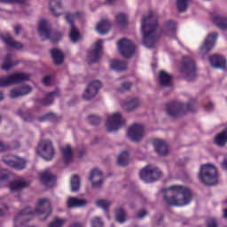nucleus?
I'll return each mask as SVG.
<instances>
[{"instance_id":"nucleus-59","label":"nucleus","mask_w":227,"mask_h":227,"mask_svg":"<svg viewBox=\"0 0 227 227\" xmlns=\"http://www.w3.org/2000/svg\"><path fill=\"white\" fill-rule=\"evenodd\" d=\"M206 109L207 111H210V109H214V104L212 102H209L207 106H206Z\"/></svg>"},{"instance_id":"nucleus-64","label":"nucleus","mask_w":227,"mask_h":227,"mask_svg":"<svg viewBox=\"0 0 227 227\" xmlns=\"http://www.w3.org/2000/svg\"><path fill=\"white\" fill-rule=\"evenodd\" d=\"M223 217L224 219H227V209L223 210Z\"/></svg>"},{"instance_id":"nucleus-7","label":"nucleus","mask_w":227,"mask_h":227,"mask_svg":"<svg viewBox=\"0 0 227 227\" xmlns=\"http://www.w3.org/2000/svg\"><path fill=\"white\" fill-rule=\"evenodd\" d=\"M197 70L194 59L189 57L183 58L180 72L186 81H194L198 77Z\"/></svg>"},{"instance_id":"nucleus-29","label":"nucleus","mask_w":227,"mask_h":227,"mask_svg":"<svg viewBox=\"0 0 227 227\" xmlns=\"http://www.w3.org/2000/svg\"><path fill=\"white\" fill-rule=\"evenodd\" d=\"M17 114L23 119V121H26L27 123H33V121L35 120V114L30 109H20L17 111Z\"/></svg>"},{"instance_id":"nucleus-14","label":"nucleus","mask_w":227,"mask_h":227,"mask_svg":"<svg viewBox=\"0 0 227 227\" xmlns=\"http://www.w3.org/2000/svg\"><path fill=\"white\" fill-rule=\"evenodd\" d=\"M118 49L123 58H132L136 54V44L130 40L121 39L118 43Z\"/></svg>"},{"instance_id":"nucleus-54","label":"nucleus","mask_w":227,"mask_h":227,"mask_svg":"<svg viewBox=\"0 0 227 227\" xmlns=\"http://www.w3.org/2000/svg\"><path fill=\"white\" fill-rule=\"evenodd\" d=\"M84 155H86V147L82 145L80 148H78V157H84Z\"/></svg>"},{"instance_id":"nucleus-24","label":"nucleus","mask_w":227,"mask_h":227,"mask_svg":"<svg viewBox=\"0 0 227 227\" xmlns=\"http://www.w3.org/2000/svg\"><path fill=\"white\" fill-rule=\"evenodd\" d=\"M58 97H59V91L58 90L48 92L43 98L38 99L37 102L43 107H47L51 106Z\"/></svg>"},{"instance_id":"nucleus-39","label":"nucleus","mask_w":227,"mask_h":227,"mask_svg":"<svg viewBox=\"0 0 227 227\" xmlns=\"http://www.w3.org/2000/svg\"><path fill=\"white\" fill-rule=\"evenodd\" d=\"M115 219L117 223L123 224L127 221V211L123 207H118L115 210Z\"/></svg>"},{"instance_id":"nucleus-40","label":"nucleus","mask_w":227,"mask_h":227,"mask_svg":"<svg viewBox=\"0 0 227 227\" xmlns=\"http://www.w3.org/2000/svg\"><path fill=\"white\" fill-rule=\"evenodd\" d=\"M16 65L17 63L12 61V55L8 53L4 60V63L2 64L1 69L8 72V70H12V68H13V67Z\"/></svg>"},{"instance_id":"nucleus-55","label":"nucleus","mask_w":227,"mask_h":227,"mask_svg":"<svg viewBox=\"0 0 227 227\" xmlns=\"http://www.w3.org/2000/svg\"><path fill=\"white\" fill-rule=\"evenodd\" d=\"M10 150V145L0 142V153H3V152H8Z\"/></svg>"},{"instance_id":"nucleus-53","label":"nucleus","mask_w":227,"mask_h":227,"mask_svg":"<svg viewBox=\"0 0 227 227\" xmlns=\"http://www.w3.org/2000/svg\"><path fill=\"white\" fill-rule=\"evenodd\" d=\"M43 83L44 84V86H51V84H52V78H51V76L43 77Z\"/></svg>"},{"instance_id":"nucleus-57","label":"nucleus","mask_w":227,"mask_h":227,"mask_svg":"<svg viewBox=\"0 0 227 227\" xmlns=\"http://www.w3.org/2000/svg\"><path fill=\"white\" fill-rule=\"evenodd\" d=\"M20 31H22L21 25H18V26L14 27L15 35H20Z\"/></svg>"},{"instance_id":"nucleus-22","label":"nucleus","mask_w":227,"mask_h":227,"mask_svg":"<svg viewBox=\"0 0 227 227\" xmlns=\"http://www.w3.org/2000/svg\"><path fill=\"white\" fill-rule=\"evenodd\" d=\"M153 146L156 153L160 155V157H166L169 153V147L168 146V143L164 140L156 139L153 141Z\"/></svg>"},{"instance_id":"nucleus-51","label":"nucleus","mask_w":227,"mask_h":227,"mask_svg":"<svg viewBox=\"0 0 227 227\" xmlns=\"http://www.w3.org/2000/svg\"><path fill=\"white\" fill-rule=\"evenodd\" d=\"M147 215H148V212L146 211V209H142L141 211L136 213L135 217L137 219H143V217H145Z\"/></svg>"},{"instance_id":"nucleus-8","label":"nucleus","mask_w":227,"mask_h":227,"mask_svg":"<svg viewBox=\"0 0 227 227\" xmlns=\"http://www.w3.org/2000/svg\"><path fill=\"white\" fill-rule=\"evenodd\" d=\"M35 153L40 155L44 160H52L56 155V149H54V145L51 140H43L39 142L37 147L35 148Z\"/></svg>"},{"instance_id":"nucleus-9","label":"nucleus","mask_w":227,"mask_h":227,"mask_svg":"<svg viewBox=\"0 0 227 227\" xmlns=\"http://www.w3.org/2000/svg\"><path fill=\"white\" fill-rule=\"evenodd\" d=\"M82 16V13L81 12H67L66 16H65V20L67 22V24H69L71 30H70V38H71V42H73V43H77V42H79V40H81V33H79V29H77V27H75V20H77V19H81V17Z\"/></svg>"},{"instance_id":"nucleus-41","label":"nucleus","mask_w":227,"mask_h":227,"mask_svg":"<svg viewBox=\"0 0 227 227\" xmlns=\"http://www.w3.org/2000/svg\"><path fill=\"white\" fill-rule=\"evenodd\" d=\"M130 157V154L128 151H124L121 153L117 159V164L118 166H127L129 164V158Z\"/></svg>"},{"instance_id":"nucleus-15","label":"nucleus","mask_w":227,"mask_h":227,"mask_svg":"<svg viewBox=\"0 0 227 227\" xmlns=\"http://www.w3.org/2000/svg\"><path fill=\"white\" fill-rule=\"evenodd\" d=\"M218 36L219 34H217V32H211L207 35L204 41V43L200 47V56H207V54H208V52H210L214 49V45H215Z\"/></svg>"},{"instance_id":"nucleus-21","label":"nucleus","mask_w":227,"mask_h":227,"mask_svg":"<svg viewBox=\"0 0 227 227\" xmlns=\"http://www.w3.org/2000/svg\"><path fill=\"white\" fill-rule=\"evenodd\" d=\"M1 40L9 47V49H16V51H20L24 49V44L20 42H16L10 34L0 35Z\"/></svg>"},{"instance_id":"nucleus-62","label":"nucleus","mask_w":227,"mask_h":227,"mask_svg":"<svg viewBox=\"0 0 227 227\" xmlns=\"http://www.w3.org/2000/svg\"><path fill=\"white\" fill-rule=\"evenodd\" d=\"M14 148H20V143L14 142Z\"/></svg>"},{"instance_id":"nucleus-34","label":"nucleus","mask_w":227,"mask_h":227,"mask_svg":"<svg viewBox=\"0 0 227 227\" xmlns=\"http://www.w3.org/2000/svg\"><path fill=\"white\" fill-rule=\"evenodd\" d=\"M213 24H215V26H216V27H218L222 31H226L227 18L221 15L215 16L213 18Z\"/></svg>"},{"instance_id":"nucleus-17","label":"nucleus","mask_w":227,"mask_h":227,"mask_svg":"<svg viewBox=\"0 0 227 227\" xmlns=\"http://www.w3.org/2000/svg\"><path fill=\"white\" fill-rule=\"evenodd\" d=\"M104 41L101 39L98 40L94 45V49L91 50L87 56V62L89 65H92L93 63H98V59L102 58V49Z\"/></svg>"},{"instance_id":"nucleus-31","label":"nucleus","mask_w":227,"mask_h":227,"mask_svg":"<svg viewBox=\"0 0 227 227\" xmlns=\"http://www.w3.org/2000/svg\"><path fill=\"white\" fill-rule=\"evenodd\" d=\"M60 152L66 164L74 160V153L72 152V146H70V145H67L66 147H61Z\"/></svg>"},{"instance_id":"nucleus-25","label":"nucleus","mask_w":227,"mask_h":227,"mask_svg":"<svg viewBox=\"0 0 227 227\" xmlns=\"http://www.w3.org/2000/svg\"><path fill=\"white\" fill-rule=\"evenodd\" d=\"M139 99L137 98H131L128 101H124L121 104V107L127 111L128 113H131V111H136L139 107Z\"/></svg>"},{"instance_id":"nucleus-5","label":"nucleus","mask_w":227,"mask_h":227,"mask_svg":"<svg viewBox=\"0 0 227 227\" xmlns=\"http://www.w3.org/2000/svg\"><path fill=\"white\" fill-rule=\"evenodd\" d=\"M199 179L205 185H215L219 182L217 168L212 164H205L200 167Z\"/></svg>"},{"instance_id":"nucleus-38","label":"nucleus","mask_w":227,"mask_h":227,"mask_svg":"<svg viewBox=\"0 0 227 227\" xmlns=\"http://www.w3.org/2000/svg\"><path fill=\"white\" fill-rule=\"evenodd\" d=\"M165 29L168 36H175L176 35V22L169 20L165 23Z\"/></svg>"},{"instance_id":"nucleus-32","label":"nucleus","mask_w":227,"mask_h":227,"mask_svg":"<svg viewBox=\"0 0 227 227\" xmlns=\"http://www.w3.org/2000/svg\"><path fill=\"white\" fill-rule=\"evenodd\" d=\"M110 67L115 72H125L127 70V62L123 60L113 59L110 60Z\"/></svg>"},{"instance_id":"nucleus-45","label":"nucleus","mask_w":227,"mask_h":227,"mask_svg":"<svg viewBox=\"0 0 227 227\" xmlns=\"http://www.w3.org/2000/svg\"><path fill=\"white\" fill-rule=\"evenodd\" d=\"M87 121L88 123H90V125H100V123H102V118L98 115H89L87 117Z\"/></svg>"},{"instance_id":"nucleus-20","label":"nucleus","mask_w":227,"mask_h":227,"mask_svg":"<svg viewBox=\"0 0 227 227\" xmlns=\"http://www.w3.org/2000/svg\"><path fill=\"white\" fill-rule=\"evenodd\" d=\"M39 178L44 187H54V182H56V175L52 174L51 170L46 169L40 173Z\"/></svg>"},{"instance_id":"nucleus-13","label":"nucleus","mask_w":227,"mask_h":227,"mask_svg":"<svg viewBox=\"0 0 227 227\" xmlns=\"http://www.w3.org/2000/svg\"><path fill=\"white\" fill-rule=\"evenodd\" d=\"M125 125V120L121 117V114L115 113L113 115H109L106 121L107 132H116L119 129H121Z\"/></svg>"},{"instance_id":"nucleus-28","label":"nucleus","mask_w":227,"mask_h":227,"mask_svg":"<svg viewBox=\"0 0 227 227\" xmlns=\"http://www.w3.org/2000/svg\"><path fill=\"white\" fill-rule=\"evenodd\" d=\"M86 205H88V200L84 199L70 197L67 200V208H79L81 207H86Z\"/></svg>"},{"instance_id":"nucleus-4","label":"nucleus","mask_w":227,"mask_h":227,"mask_svg":"<svg viewBox=\"0 0 227 227\" xmlns=\"http://www.w3.org/2000/svg\"><path fill=\"white\" fill-rule=\"evenodd\" d=\"M196 109H198L196 100H192L187 104L170 102L166 106L167 114L171 118H180V116H184L187 113H196Z\"/></svg>"},{"instance_id":"nucleus-60","label":"nucleus","mask_w":227,"mask_h":227,"mask_svg":"<svg viewBox=\"0 0 227 227\" xmlns=\"http://www.w3.org/2000/svg\"><path fill=\"white\" fill-rule=\"evenodd\" d=\"M27 0H13V3H17L18 4H24Z\"/></svg>"},{"instance_id":"nucleus-63","label":"nucleus","mask_w":227,"mask_h":227,"mask_svg":"<svg viewBox=\"0 0 227 227\" xmlns=\"http://www.w3.org/2000/svg\"><path fill=\"white\" fill-rule=\"evenodd\" d=\"M4 210L3 208H0V217H4Z\"/></svg>"},{"instance_id":"nucleus-1","label":"nucleus","mask_w":227,"mask_h":227,"mask_svg":"<svg viewBox=\"0 0 227 227\" xmlns=\"http://www.w3.org/2000/svg\"><path fill=\"white\" fill-rule=\"evenodd\" d=\"M163 201L167 207H185L192 201V192L185 186L172 185L164 193Z\"/></svg>"},{"instance_id":"nucleus-2","label":"nucleus","mask_w":227,"mask_h":227,"mask_svg":"<svg viewBox=\"0 0 227 227\" xmlns=\"http://www.w3.org/2000/svg\"><path fill=\"white\" fill-rule=\"evenodd\" d=\"M141 27L144 38L143 43L148 49H153L159 41V35H157L159 22L157 21V17L153 15V12H150L148 16L142 18Z\"/></svg>"},{"instance_id":"nucleus-19","label":"nucleus","mask_w":227,"mask_h":227,"mask_svg":"<svg viewBox=\"0 0 227 227\" xmlns=\"http://www.w3.org/2000/svg\"><path fill=\"white\" fill-rule=\"evenodd\" d=\"M89 180L91 182L94 189H100V187H102V184H104L102 171L98 170V168H93L90 171Z\"/></svg>"},{"instance_id":"nucleus-44","label":"nucleus","mask_w":227,"mask_h":227,"mask_svg":"<svg viewBox=\"0 0 227 227\" xmlns=\"http://www.w3.org/2000/svg\"><path fill=\"white\" fill-rule=\"evenodd\" d=\"M116 22L118 26H121V27H125L127 26V14L123 12H120L116 15Z\"/></svg>"},{"instance_id":"nucleus-11","label":"nucleus","mask_w":227,"mask_h":227,"mask_svg":"<svg viewBox=\"0 0 227 227\" xmlns=\"http://www.w3.org/2000/svg\"><path fill=\"white\" fill-rule=\"evenodd\" d=\"M29 81V74L25 73H14L9 76L0 77V88H6L12 84H20Z\"/></svg>"},{"instance_id":"nucleus-35","label":"nucleus","mask_w":227,"mask_h":227,"mask_svg":"<svg viewBox=\"0 0 227 227\" xmlns=\"http://www.w3.org/2000/svg\"><path fill=\"white\" fill-rule=\"evenodd\" d=\"M227 143V129H223L221 133L217 134L215 137V144L216 146L223 148L226 146Z\"/></svg>"},{"instance_id":"nucleus-27","label":"nucleus","mask_w":227,"mask_h":227,"mask_svg":"<svg viewBox=\"0 0 227 227\" xmlns=\"http://www.w3.org/2000/svg\"><path fill=\"white\" fill-rule=\"evenodd\" d=\"M112 26L113 24L111 23V21H109V20H102L98 23L96 27V31H98L99 35H107Z\"/></svg>"},{"instance_id":"nucleus-50","label":"nucleus","mask_w":227,"mask_h":227,"mask_svg":"<svg viewBox=\"0 0 227 227\" xmlns=\"http://www.w3.org/2000/svg\"><path fill=\"white\" fill-rule=\"evenodd\" d=\"M11 98H19V97H22L20 94V90L18 89H12L10 92Z\"/></svg>"},{"instance_id":"nucleus-37","label":"nucleus","mask_w":227,"mask_h":227,"mask_svg":"<svg viewBox=\"0 0 227 227\" xmlns=\"http://www.w3.org/2000/svg\"><path fill=\"white\" fill-rule=\"evenodd\" d=\"M27 185V182L26 181L16 180L10 183L9 189L13 192L15 191H22V189H26Z\"/></svg>"},{"instance_id":"nucleus-18","label":"nucleus","mask_w":227,"mask_h":227,"mask_svg":"<svg viewBox=\"0 0 227 227\" xmlns=\"http://www.w3.org/2000/svg\"><path fill=\"white\" fill-rule=\"evenodd\" d=\"M145 137V126L142 124H134L129 128L128 137L134 143H139Z\"/></svg>"},{"instance_id":"nucleus-26","label":"nucleus","mask_w":227,"mask_h":227,"mask_svg":"<svg viewBox=\"0 0 227 227\" xmlns=\"http://www.w3.org/2000/svg\"><path fill=\"white\" fill-rule=\"evenodd\" d=\"M50 53L51 55L53 63L54 65H56V67H59V65H63V62L65 61V53H63L61 50L55 48L51 50Z\"/></svg>"},{"instance_id":"nucleus-43","label":"nucleus","mask_w":227,"mask_h":227,"mask_svg":"<svg viewBox=\"0 0 227 227\" xmlns=\"http://www.w3.org/2000/svg\"><path fill=\"white\" fill-rule=\"evenodd\" d=\"M96 205L99 208H103L105 212H109V207L113 205V202L106 200H98L96 201Z\"/></svg>"},{"instance_id":"nucleus-48","label":"nucleus","mask_w":227,"mask_h":227,"mask_svg":"<svg viewBox=\"0 0 227 227\" xmlns=\"http://www.w3.org/2000/svg\"><path fill=\"white\" fill-rule=\"evenodd\" d=\"M130 88H132V82H126L121 83V88L119 89V91H121V93H123V91H129Z\"/></svg>"},{"instance_id":"nucleus-46","label":"nucleus","mask_w":227,"mask_h":227,"mask_svg":"<svg viewBox=\"0 0 227 227\" xmlns=\"http://www.w3.org/2000/svg\"><path fill=\"white\" fill-rule=\"evenodd\" d=\"M189 0H177V12L179 13L186 12Z\"/></svg>"},{"instance_id":"nucleus-6","label":"nucleus","mask_w":227,"mask_h":227,"mask_svg":"<svg viewBox=\"0 0 227 227\" xmlns=\"http://www.w3.org/2000/svg\"><path fill=\"white\" fill-rule=\"evenodd\" d=\"M38 33L43 40H50L51 43H58L60 38H63V34L59 31H53L49 25L47 20H43L39 22Z\"/></svg>"},{"instance_id":"nucleus-42","label":"nucleus","mask_w":227,"mask_h":227,"mask_svg":"<svg viewBox=\"0 0 227 227\" xmlns=\"http://www.w3.org/2000/svg\"><path fill=\"white\" fill-rule=\"evenodd\" d=\"M70 184H71L72 192H77V191H79V189H81V178H79V176L74 175L71 178Z\"/></svg>"},{"instance_id":"nucleus-56","label":"nucleus","mask_w":227,"mask_h":227,"mask_svg":"<svg viewBox=\"0 0 227 227\" xmlns=\"http://www.w3.org/2000/svg\"><path fill=\"white\" fill-rule=\"evenodd\" d=\"M220 166L222 168V169H223L224 171H227V158L224 157L223 161L220 163Z\"/></svg>"},{"instance_id":"nucleus-12","label":"nucleus","mask_w":227,"mask_h":227,"mask_svg":"<svg viewBox=\"0 0 227 227\" xmlns=\"http://www.w3.org/2000/svg\"><path fill=\"white\" fill-rule=\"evenodd\" d=\"M2 160L5 166H9V168H12V169H17L18 171L26 169V164H27L26 158H20L17 155H4Z\"/></svg>"},{"instance_id":"nucleus-36","label":"nucleus","mask_w":227,"mask_h":227,"mask_svg":"<svg viewBox=\"0 0 227 227\" xmlns=\"http://www.w3.org/2000/svg\"><path fill=\"white\" fill-rule=\"evenodd\" d=\"M61 1L60 0H51L50 2V11L51 12L54 17H60L61 13L59 11L61 10Z\"/></svg>"},{"instance_id":"nucleus-33","label":"nucleus","mask_w":227,"mask_h":227,"mask_svg":"<svg viewBox=\"0 0 227 227\" xmlns=\"http://www.w3.org/2000/svg\"><path fill=\"white\" fill-rule=\"evenodd\" d=\"M159 82L160 86H162L163 88L171 86V74L166 73V71H160Z\"/></svg>"},{"instance_id":"nucleus-61","label":"nucleus","mask_w":227,"mask_h":227,"mask_svg":"<svg viewBox=\"0 0 227 227\" xmlns=\"http://www.w3.org/2000/svg\"><path fill=\"white\" fill-rule=\"evenodd\" d=\"M116 3V0H106V4H114Z\"/></svg>"},{"instance_id":"nucleus-16","label":"nucleus","mask_w":227,"mask_h":227,"mask_svg":"<svg viewBox=\"0 0 227 227\" xmlns=\"http://www.w3.org/2000/svg\"><path fill=\"white\" fill-rule=\"evenodd\" d=\"M100 88H102V82H100V81L96 80L90 82L82 94L83 100H92V98H95L98 94Z\"/></svg>"},{"instance_id":"nucleus-23","label":"nucleus","mask_w":227,"mask_h":227,"mask_svg":"<svg viewBox=\"0 0 227 227\" xmlns=\"http://www.w3.org/2000/svg\"><path fill=\"white\" fill-rule=\"evenodd\" d=\"M209 62L213 68H221L226 70V58L215 54L209 57Z\"/></svg>"},{"instance_id":"nucleus-52","label":"nucleus","mask_w":227,"mask_h":227,"mask_svg":"<svg viewBox=\"0 0 227 227\" xmlns=\"http://www.w3.org/2000/svg\"><path fill=\"white\" fill-rule=\"evenodd\" d=\"M207 227H219V225L217 223V220H215V219L207 220Z\"/></svg>"},{"instance_id":"nucleus-47","label":"nucleus","mask_w":227,"mask_h":227,"mask_svg":"<svg viewBox=\"0 0 227 227\" xmlns=\"http://www.w3.org/2000/svg\"><path fill=\"white\" fill-rule=\"evenodd\" d=\"M91 227H104V221L100 216H94L90 220Z\"/></svg>"},{"instance_id":"nucleus-3","label":"nucleus","mask_w":227,"mask_h":227,"mask_svg":"<svg viewBox=\"0 0 227 227\" xmlns=\"http://www.w3.org/2000/svg\"><path fill=\"white\" fill-rule=\"evenodd\" d=\"M51 213L52 209L49 200L47 199H41L38 200L35 211L31 210L30 207H27L17 215L14 221H19V217H22V215H35V214L38 215L41 221H45Z\"/></svg>"},{"instance_id":"nucleus-58","label":"nucleus","mask_w":227,"mask_h":227,"mask_svg":"<svg viewBox=\"0 0 227 227\" xmlns=\"http://www.w3.org/2000/svg\"><path fill=\"white\" fill-rule=\"evenodd\" d=\"M0 3H4V4H13V0H0Z\"/></svg>"},{"instance_id":"nucleus-30","label":"nucleus","mask_w":227,"mask_h":227,"mask_svg":"<svg viewBox=\"0 0 227 227\" xmlns=\"http://www.w3.org/2000/svg\"><path fill=\"white\" fill-rule=\"evenodd\" d=\"M61 120V117L56 115V114L50 112L37 118L39 123H43V121H51V123H58Z\"/></svg>"},{"instance_id":"nucleus-49","label":"nucleus","mask_w":227,"mask_h":227,"mask_svg":"<svg viewBox=\"0 0 227 227\" xmlns=\"http://www.w3.org/2000/svg\"><path fill=\"white\" fill-rule=\"evenodd\" d=\"M20 90V93L21 97H24L25 95H27L31 91V87L29 85H25L21 88H18Z\"/></svg>"},{"instance_id":"nucleus-10","label":"nucleus","mask_w":227,"mask_h":227,"mask_svg":"<svg viewBox=\"0 0 227 227\" xmlns=\"http://www.w3.org/2000/svg\"><path fill=\"white\" fill-rule=\"evenodd\" d=\"M162 176V171L157 167L147 165L140 171V178L146 184L157 182Z\"/></svg>"}]
</instances>
